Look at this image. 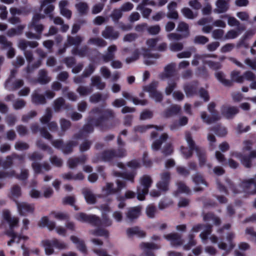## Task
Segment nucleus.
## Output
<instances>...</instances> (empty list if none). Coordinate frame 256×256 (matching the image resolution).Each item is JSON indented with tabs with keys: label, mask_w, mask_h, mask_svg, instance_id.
Listing matches in <instances>:
<instances>
[{
	"label": "nucleus",
	"mask_w": 256,
	"mask_h": 256,
	"mask_svg": "<svg viewBox=\"0 0 256 256\" xmlns=\"http://www.w3.org/2000/svg\"><path fill=\"white\" fill-rule=\"evenodd\" d=\"M228 188L231 189L234 194L243 192L244 196L252 195L256 194V182L254 178L244 180L240 184L239 187L234 186L232 182L229 179L226 180Z\"/></svg>",
	"instance_id": "obj_1"
},
{
	"label": "nucleus",
	"mask_w": 256,
	"mask_h": 256,
	"mask_svg": "<svg viewBox=\"0 0 256 256\" xmlns=\"http://www.w3.org/2000/svg\"><path fill=\"white\" fill-rule=\"evenodd\" d=\"M38 42L34 40H27L22 38L19 40L18 43V47L24 51V54L27 60L30 64L34 60L33 52L30 50H26L28 46L32 48H34L38 46Z\"/></svg>",
	"instance_id": "obj_2"
},
{
	"label": "nucleus",
	"mask_w": 256,
	"mask_h": 256,
	"mask_svg": "<svg viewBox=\"0 0 256 256\" xmlns=\"http://www.w3.org/2000/svg\"><path fill=\"white\" fill-rule=\"evenodd\" d=\"M153 180L149 175H144L140 178V186L137 188V198L140 200H144L145 199V196L149 191Z\"/></svg>",
	"instance_id": "obj_3"
},
{
	"label": "nucleus",
	"mask_w": 256,
	"mask_h": 256,
	"mask_svg": "<svg viewBox=\"0 0 256 256\" xmlns=\"http://www.w3.org/2000/svg\"><path fill=\"white\" fill-rule=\"evenodd\" d=\"M185 137L189 148L191 149H195L198 158L200 166H203L206 165V159L205 150L200 147L196 146L190 132H186Z\"/></svg>",
	"instance_id": "obj_4"
},
{
	"label": "nucleus",
	"mask_w": 256,
	"mask_h": 256,
	"mask_svg": "<svg viewBox=\"0 0 256 256\" xmlns=\"http://www.w3.org/2000/svg\"><path fill=\"white\" fill-rule=\"evenodd\" d=\"M216 104L214 102H210L208 106V110L210 113L211 116L207 115L205 112H201L200 117L204 122L207 124H211L220 120L221 116L219 112L216 110Z\"/></svg>",
	"instance_id": "obj_5"
},
{
	"label": "nucleus",
	"mask_w": 256,
	"mask_h": 256,
	"mask_svg": "<svg viewBox=\"0 0 256 256\" xmlns=\"http://www.w3.org/2000/svg\"><path fill=\"white\" fill-rule=\"evenodd\" d=\"M87 120L90 124H93L96 126H100L102 130H104V127L102 124L103 114L102 108L97 106L92 108L88 113Z\"/></svg>",
	"instance_id": "obj_6"
},
{
	"label": "nucleus",
	"mask_w": 256,
	"mask_h": 256,
	"mask_svg": "<svg viewBox=\"0 0 256 256\" xmlns=\"http://www.w3.org/2000/svg\"><path fill=\"white\" fill-rule=\"evenodd\" d=\"M160 40L159 37L155 38H149L146 41V44L148 48L142 47L141 48L142 55L144 58H158V54H152L150 50H156V44Z\"/></svg>",
	"instance_id": "obj_7"
},
{
	"label": "nucleus",
	"mask_w": 256,
	"mask_h": 256,
	"mask_svg": "<svg viewBox=\"0 0 256 256\" xmlns=\"http://www.w3.org/2000/svg\"><path fill=\"white\" fill-rule=\"evenodd\" d=\"M126 154V150L123 148L117 150H108L102 153L101 158L104 161H110L117 158L124 157Z\"/></svg>",
	"instance_id": "obj_8"
},
{
	"label": "nucleus",
	"mask_w": 256,
	"mask_h": 256,
	"mask_svg": "<svg viewBox=\"0 0 256 256\" xmlns=\"http://www.w3.org/2000/svg\"><path fill=\"white\" fill-rule=\"evenodd\" d=\"M204 228H205V230L202 232L200 234V237L202 239L203 242L206 243L207 240L208 239V236L210 235L212 232V226L210 224H198L194 226L191 230V232H198L200 230Z\"/></svg>",
	"instance_id": "obj_9"
},
{
	"label": "nucleus",
	"mask_w": 256,
	"mask_h": 256,
	"mask_svg": "<svg viewBox=\"0 0 256 256\" xmlns=\"http://www.w3.org/2000/svg\"><path fill=\"white\" fill-rule=\"evenodd\" d=\"M16 204L18 214L22 216L33 214L35 208L34 204L16 201Z\"/></svg>",
	"instance_id": "obj_10"
},
{
	"label": "nucleus",
	"mask_w": 256,
	"mask_h": 256,
	"mask_svg": "<svg viewBox=\"0 0 256 256\" xmlns=\"http://www.w3.org/2000/svg\"><path fill=\"white\" fill-rule=\"evenodd\" d=\"M56 0H42L40 2V9L50 18H52V12L54 10V6L52 4Z\"/></svg>",
	"instance_id": "obj_11"
},
{
	"label": "nucleus",
	"mask_w": 256,
	"mask_h": 256,
	"mask_svg": "<svg viewBox=\"0 0 256 256\" xmlns=\"http://www.w3.org/2000/svg\"><path fill=\"white\" fill-rule=\"evenodd\" d=\"M234 237L235 234L234 232L228 233L226 237V240L228 242V244L224 242H220L218 244V248L226 250V254L230 252L235 246V244L232 242Z\"/></svg>",
	"instance_id": "obj_12"
},
{
	"label": "nucleus",
	"mask_w": 256,
	"mask_h": 256,
	"mask_svg": "<svg viewBox=\"0 0 256 256\" xmlns=\"http://www.w3.org/2000/svg\"><path fill=\"white\" fill-rule=\"evenodd\" d=\"M102 36L106 39L115 40L120 36L118 31L116 30L112 26H106L102 32Z\"/></svg>",
	"instance_id": "obj_13"
},
{
	"label": "nucleus",
	"mask_w": 256,
	"mask_h": 256,
	"mask_svg": "<svg viewBox=\"0 0 256 256\" xmlns=\"http://www.w3.org/2000/svg\"><path fill=\"white\" fill-rule=\"evenodd\" d=\"M164 238L170 241L172 246H178L182 244L183 240L182 236L178 233L172 232L164 236Z\"/></svg>",
	"instance_id": "obj_14"
},
{
	"label": "nucleus",
	"mask_w": 256,
	"mask_h": 256,
	"mask_svg": "<svg viewBox=\"0 0 256 256\" xmlns=\"http://www.w3.org/2000/svg\"><path fill=\"white\" fill-rule=\"evenodd\" d=\"M118 50L116 44H111L106 49V52L102 56V59L104 62H108L115 58V54Z\"/></svg>",
	"instance_id": "obj_15"
},
{
	"label": "nucleus",
	"mask_w": 256,
	"mask_h": 256,
	"mask_svg": "<svg viewBox=\"0 0 256 256\" xmlns=\"http://www.w3.org/2000/svg\"><path fill=\"white\" fill-rule=\"evenodd\" d=\"M222 114L226 118H232L239 112L238 107L222 106L221 108Z\"/></svg>",
	"instance_id": "obj_16"
},
{
	"label": "nucleus",
	"mask_w": 256,
	"mask_h": 256,
	"mask_svg": "<svg viewBox=\"0 0 256 256\" xmlns=\"http://www.w3.org/2000/svg\"><path fill=\"white\" fill-rule=\"evenodd\" d=\"M230 8V4L226 0H216L215 2L214 13L217 14L226 12Z\"/></svg>",
	"instance_id": "obj_17"
},
{
	"label": "nucleus",
	"mask_w": 256,
	"mask_h": 256,
	"mask_svg": "<svg viewBox=\"0 0 256 256\" xmlns=\"http://www.w3.org/2000/svg\"><path fill=\"white\" fill-rule=\"evenodd\" d=\"M69 2L66 0H62L58 3V7L60 14L68 19L72 17V12L68 8Z\"/></svg>",
	"instance_id": "obj_18"
},
{
	"label": "nucleus",
	"mask_w": 256,
	"mask_h": 256,
	"mask_svg": "<svg viewBox=\"0 0 256 256\" xmlns=\"http://www.w3.org/2000/svg\"><path fill=\"white\" fill-rule=\"evenodd\" d=\"M142 248L144 249L146 256H155L154 253L150 250H156L160 248V246L154 243H142L140 245Z\"/></svg>",
	"instance_id": "obj_19"
},
{
	"label": "nucleus",
	"mask_w": 256,
	"mask_h": 256,
	"mask_svg": "<svg viewBox=\"0 0 256 256\" xmlns=\"http://www.w3.org/2000/svg\"><path fill=\"white\" fill-rule=\"evenodd\" d=\"M180 111L181 107L180 106L173 104L164 112L162 116L166 118H168L178 114Z\"/></svg>",
	"instance_id": "obj_20"
},
{
	"label": "nucleus",
	"mask_w": 256,
	"mask_h": 256,
	"mask_svg": "<svg viewBox=\"0 0 256 256\" xmlns=\"http://www.w3.org/2000/svg\"><path fill=\"white\" fill-rule=\"evenodd\" d=\"M52 80V78L48 74V71L45 69H41L39 70L37 82L41 84H46L50 82Z\"/></svg>",
	"instance_id": "obj_21"
},
{
	"label": "nucleus",
	"mask_w": 256,
	"mask_h": 256,
	"mask_svg": "<svg viewBox=\"0 0 256 256\" xmlns=\"http://www.w3.org/2000/svg\"><path fill=\"white\" fill-rule=\"evenodd\" d=\"M176 64L175 63H170L165 66L164 72L162 74L160 78L162 80L172 76L175 72Z\"/></svg>",
	"instance_id": "obj_22"
},
{
	"label": "nucleus",
	"mask_w": 256,
	"mask_h": 256,
	"mask_svg": "<svg viewBox=\"0 0 256 256\" xmlns=\"http://www.w3.org/2000/svg\"><path fill=\"white\" fill-rule=\"evenodd\" d=\"M142 208L140 206L130 208L128 210L126 214V218L132 221L137 218L140 215Z\"/></svg>",
	"instance_id": "obj_23"
},
{
	"label": "nucleus",
	"mask_w": 256,
	"mask_h": 256,
	"mask_svg": "<svg viewBox=\"0 0 256 256\" xmlns=\"http://www.w3.org/2000/svg\"><path fill=\"white\" fill-rule=\"evenodd\" d=\"M91 87H96L100 90H104L106 87V83L102 80V78L98 76H94L90 78Z\"/></svg>",
	"instance_id": "obj_24"
},
{
	"label": "nucleus",
	"mask_w": 256,
	"mask_h": 256,
	"mask_svg": "<svg viewBox=\"0 0 256 256\" xmlns=\"http://www.w3.org/2000/svg\"><path fill=\"white\" fill-rule=\"evenodd\" d=\"M2 216L4 219L9 224L10 228L16 226L18 222V218L16 217L12 218L10 212L8 210H4Z\"/></svg>",
	"instance_id": "obj_25"
},
{
	"label": "nucleus",
	"mask_w": 256,
	"mask_h": 256,
	"mask_svg": "<svg viewBox=\"0 0 256 256\" xmlns=\"http://www.w3.org/2000/svg\"><path fill=\"white\" fill-rule=\"evenodd\" d=\"M32 102L37 105L44 104H46V100L44 94L38 93V90H34L32 94Z\"/></svg>",
	"instance_id": "obj_26"
},
{
	"label": "nucleus",
	"mask_w": 256,
	"mask_h": 256,
	"mask_svg": "<svg viewBox=\"0 0 256 256\" xmlns=\"http://www.w3.org/2000/svg\"><path fill=\"white\" fill-rule=\"evenodd\" d=\"M82 193L86 202L89 204H94L96 202V196L88 188H84Z\"/></svg>",
	"instance_id": "obj_27"
},
{
	"label": "nucleus",
	"mask_w": 256,
	"mask_h": 256,
	"mask_svg": "<svg viewBox=\"0 0 256 256\" xmlns=\"http://www.w3.org/2000/svg\"><path fill=\"white\" fill-rule=\"evenodd\" d=\"M108 98L109 95L108 94H103L100 92H96L90 96L89 100L91 103L96 104L100 101H105Z\"/></svg>",
	"instance_id": "obj_28"
},
{
	"label": "nucleus",
	"mask_w": 256,
	"mask_h": 256,
	"mask_svg": "<svg viewBox=\"0 0 256 256\" xmlns=\"http://www.w3.org/2000/svg\"><path fill=\"white\" fill-rule=\"evenodd\" d=\"M126 234L130 237L136 235L139 238H144L146 235L145 232L138 226L128 228Z\"/></svg>",
	"instance_id": "obj_29"
},
{
	"label": "nucleus",
	"mask_w": 256,
	"mask_h": 256,
	"mask_svg": "<svg viewBox=\"0 0 256 256\" xmlns=\"http://www.w3.org/2000/svg\"><path fill=\"white\" fill-rule=\"evenodd\" d=\"M84 40V38L80 35H76L72 36H68L67 37V44L68 46H79Z\"/></svg>",
	"instance_id": "obj_30"
},
{
	"label": "nucleus",
	"mask_w": 256,
	"mask_h": 256,
	"mask_svg": "<svg viewBox=\"0 0 256 256\" xmlns=\"http://www.w3.org/2000/svg\"><path fill=\"white\" fill-rule=\"evenodd\" d=\"M70 238L74 244H76V248L84 254L86 252V246L82 240L74 236H72Z\"/></svg>",
	"instance_id": "obj_31"
},
{
	"label": "nucleus",
	"mask_w": 256,
	"mask_h": 256,
	"mask_svg": "<svg viewBox=\"0 0 256 256\" xmlns=\"http://www.w3.org/2000/svg\"><path fill=\"white\" fill-rule=\"evenodd\" d=\"M60 130L58 132V134L59 136H62L70 127L71 122L69 120L62 118L60 120Z\"/></svg>",
	"instance_id": "obj_32"
},
{
	"label": "nucleus",
	"mask_w": 256,
	"mask_h": 256,
	"mask_svg": "<svg viewBox=\"0 0 256 256\" xmlns=\"http://www.w3.org/2000/svg\"><path fill=\"white\" fill-rule=\"evenodd\" d=\"M38 225L40 227L46 226L50 230H53L56 228L55 222L50 221L46 216L42 217L41 218Z\"/></svg>",
	"instance_id": "obj_33"
},
{
	"label": "nucleus",
	"mask_w": 256,
	"mask_h": 256,
	"mask_svg": "<svg viewBox=\"0 0 256 256\" xmlns=\"http://www.w3.org/2000/svg\"><path fill=\"white\" fill-rule=\"evenodd\" d=\"M154 128L157 130H162L164 129V126H154V125H146V126H138L134 128V130L136 132H140V133H143L146 131L147 130Z\"/></svg>",
	"instance_id": "obj_34"
},
{
	"label": "nucleus",
	"mask_w": 256,
	"mask_h": 256,
	"mask_svg": "<svg viewBox=\"0 0 256 256\" xmlns=\"http://www.w3.org/2000/svg\"><path fill=\"white\" fill-rule=\"evenodd\" d=\"M168 134L166 133L162 134L160 138L154 141L152 145V150H158L160 149L162 144L168 138Z\"/></svg>",
	"instance_id": "obj_35"
},
{
	"label": "nucleus",
	"mask_w": 256,
	"mask_h": 256,
	"mask_svg": "<svg viewBox=\"0 0 256 256\" xmlns=\"http://www.w3.org/2000/svg\"><path fill=\"white\" fill-rule=\"evenodd\" d=\"M176 30L184 32L182 34L184 37H188L190 36L189 26L188 24L184 22H180L177 26Z\"/></svg>",
	"instance_id": "obj_36"
},
{
	"label": "nucleus",
	"mask_w": 256,
	"mask_h": 256,
	"mask_svg": "<svg viewBox=\"0 0 256 256\" xmlns=\"http://www.w3.org/2000/svg\"><path fill=\"white\" fill-rule=\"evenodd\" d=\"M75 7L78 12L81 15L86 14L89 9V6L86 2H78L75 4Z\"/></svg>",
	"instance_id": "obj_37"
},
{
	"label": "nucleus",
	"mask_w": 256,
	"mask_h": 256,
	"mask_svg": "<svg viewBox=\"0 0 256 256\" xmlns=\"http://www.w3.org/2000/svg\"><path fill=\"white\" fill-rule=\"evenodd\" d=\"M76 91L80 96H86L90 94L93 91L92 87H89L85 86H80L78 87Z\"/></svg>",
	"instance_id": "obj_38"
},
{
	"label": "nucleus",
	"mask_w": 256,
	"mask_h": 256,
	"mask_svg": "<svg viewBox=\"0 0 256 256\" xmlns=\"http://www.w3.org/2000/svg\"><path fill=\"white\" fill-rule=\"evenodd\" d=\"M88 43L101 48L104 47L107 45L106 42L100 38H90L88 40Z\"/></svg>",
	"instance_id": "obj_39"
},
{
	"label": "nucleus",
	"mask_w": 256,
	"mask_h": 256,
	"mask_svg": "<svg viewBox=\"0 0 256 256\" xmlns=\"http://www.w3.org/2000/svg\"><path fill=\"white\" fill-rule=\"evenodd\" d=\"M215 76L218 80L224 85L228 86H232V82L230 80L225 78V75L223 72L221 71L216 72L215 73Z\"/></svg>",
	"instance_id": "obj_40"
},
{
	"label": "nucleus",
	"mask_w": 256,
	"mask_h": 256,
	"mask_svg": "<svg viewBox=\"0 0 256 256\" xmlns=\"http://www.w3.org/2000/svg\"><path fill=\"white\" fill-rule=\"evenodd\" d=\"M230 78L231 80H230L232 83L233 82L242 84L243 83V74H240V72L238 70H233L230 73Z\"/></svg>",
	"instance_id": "obj_41"
},
{
	"label": "nucleus",
	"mask_w": 256,
	"mask_h": 256,
	"mask_svg": "<svg viewBox=\"0 0 256 256\" xmlns=\"http://www.w3.org/2000/svg\"><path fill=\"white\" fill-rule=\"evenodd\" d=\"M181 12L184 17L190 20L195 18L198 15L197 12H194L188 8H182Z\"/></svg>",
	"instance_id": "obj_42"
},
{
	"label": "nucleus",
	"mask_w": 256,
	"mask_h": 256,
	"mask_svg": "<svg viewBox=\"0 0 256 256\" xmlns=\"http://www.w3.org/2000/svg\"><path fill=\"white\" fill-rule=\"evenodd\" d=\"M52 117V112L50 108H47L45 110L44 114L40 118V122L42 124L48 122Z\"/></svg>",
	"instance_id": "obj_43"
},
{
	"label": "nucleus",
	"mask_w": 256,
	"mask_h": 256,
	"mask_svg": "<svg viewBox=\"0 0 256 256\" xmlns=\"http://www.w3.org/2000/svg\"><path fill=\"white\" fill-rule=\"evenodd\" d=\"M64 104L65 100L62 97H60L56 99L53 102V108L54 112H59Z\"/></svg>",
	"instance_id": "obj_44"
},
{
	"label": "nucleus",
	"mask_w": 256,
	"mask_h": 256,
	"mask_svg": "<svg viewBox=\"0 0 256 256\" xmlns=\"http://www.w3.org/2000/svg\"><path fill=\"white\" fill-rule=\"evenodd\" d=\"M209 130L214 132L217 135L220 136H225L227 134L226 128L220 125L210 128Z\"/></svg>",
	"instance_id": "obj_45"
},
{
	"label": "nucleus",
	"mask_w": 256,
	"mask_h": 256,
	"mask_svg": "<svg viewBox=\"0 0 256 256\" xmlns=\"http://www.w3.org/2000/svg\"><path fill=\"white\" fill-rule=\"evenodd\" d=\"M158 82L156 81L152 82L150 84L144 87V91L149 92L150 96L152 93L156 92V88L158 86Z\"/></svg>",
	"instance_id": "obj_46"
},
{
	"label": "nucleus",
	"mask_w": 256,
	"mask_h": 256,
	"mask_svg": "<svg viewBox=\"0 0 256 256\" xmlns=\"http://www.w3.org/2000/svg\"><path fill=\"white\" fill-rule=\"evenodd\" d=\"M102 191L105 194L108 195L117 192L118 190L114 188V184L108 182L106 185L103 187Z\"/></svg>",
	"instance_id": "obj_47"
},
{
	"label": "nucleus",
	"mask_w": 256,
	"mask_h": 256,
	"mask_svg": "<svg viewBox=\"0 0 256 256\" xmlns=\"http://www.w3.org/2000/svg\"><path fill=\"white\" fill-rule=\"evenodd\" d=\"M78 145V142L76 141H70L66 145L63 146L62 151L65 154H68L72 152V148Z\"/></svg>",
	"instance_id": "obj_48"
},
{
	"label": "nucleus",
	"mask_w": 256,
	"mask_h": 256,
	"mask_svg": "<svg viewBox=\"0 0 256 256\" xmlns=\"http://www.w3.org/2000/svg\"><path fill=\"white\" fill-rule=\"evenodd\" d=\"M43 246L44 248L46 254L47 255H50L54 252V250L52 248V241L46 240L42 242Z\"/></svg>",
	"instance_id": "obj_49"
},
{
	"label": "nucleus",
	"mask_w": 256,
	"mask_h": 256,
	"mask_svg": "<svg viewBox=\"0 0 256 256\" xmlns=\"http://www.w3.org/2000/svg\"><path fill=\"white\" fill-rule=\"evenodd\" d=\"M122 16V12L119 8H114L110 14V17L112 20L116 22H118L119 20Z\"/></svg>",
	"instance_id": "obj_50"
},
{
	"label": "nucleus",
	"mask_w": 256,
	"mask_h": 256,
	"mask_svg": "<svg viewBox=\"0 0 256 256\" xmlns=\"http://www.w3.org/2000/svg\"><path fill=\"white\" fill-rule=\"evenodd\" d=\"M94 125L93 124H90L88 122V124H85L80 132L81 136H86V134L92 132L94 131Z\"/></svg>",
	"instance_id": "obj_51"
},
{
	"label": "nucleus",
	"mask_w": 256,
	"mask_h": 256,
	"mask_svg": "<svg viewBox=\"0 0 256 256\" xmlns=\"http://www.w3.org/2000/svg\"><path fill=\"white\" fill-rule=\"evenodd\" d=\"M30 29L34 28V30L38 33V34L41 36V34L44 29V26L41 24L34 23V22H30L28 25Z\"/></svg>",
	"instance_id": "obj_52"
},
{
	"label": "nucleus",
	"mask_w": 256,
	"mask_h": 256,
	"mask_svg": "<svg viewBox=\"0 0 256 256\" xmlns=\"http://www.w3.org/2000/svg\"><path fill=\"white\" fill-rule=\"evenodd\" d=\"M103 122L108 120L110 118H114L116 114L114 110L108 108L104 110H102Z\"/></svg>",
	"instance_id": "obj_53"
},
{
	"label": "nucleus",
	"mask_w": 256,
	"mask_h": 256,
	"mask_svg": "<svg viewBox=\"0 0 256 256\" xmlns=\"http://www.w3.org/2000/svg\"><path fill=\"white\" fill-rule=\"evenodd\" d=\"M42 63V59H38L37 61L34 62L32 65L28 64L26 68V71L28 74L32 72L35 69L40 67Z\"/></svg>",
	"instance_id": "obj_54"
},
{
	"label": "nucleus",
	"mask_w": 256,
	"mask_h": 256,
	"mask_svg": "<svg viewBox=\"0 0 256 256\" xmlns=\"http://www.w3.org/2000/svg\"><path fill=\"white\" fill-rule=\"evenodd\" d=\"M90 233L96 236H104L107 238L108 236V232L104 229L98 228L90 231Z\"/></svg>",
	"instance_id": "obj_55"
},
{
	"label": "nucleus",
	"mask_w": 256,
	"mask_h": 256,
	"mask_svg": "<svg viewBox=\"0 0 256 256\" xmlns=\"http://www.w3.org/2000/svg\"><path fill=\"white\" fill-rule=\"evenodd\" d=\"M178 190L180 192L185 193L186 194H190L191 190L189 187H188L184 182H178Z\"/></svg>",
	"instance_id": "obj_56"
},
{
	"label": "nucleus",
	"mask_w": 256,
	"mask_h": 256,
	"mask_svg": "<svg viewBox=\"0 0 256 256\" xmlns=\"http://www.w3.org/2000/svg\"><path fill=\"white\" fill-rule=\"evenodd\" d=\"M195 236L192 233H190L188 236V242L187 244L184 246V250H189L191 247L196 245V242L194 239Z\"/></svg>",
	"instance_id": "obj_57"
},
{
	"label": "nucleus",
	"mask_w": 256,
	"mask_h": 256,
	"mask_svg": "<svg viewBox=\"0 0 256 256\" xmlns=\"http://www.w3.org/2000/svg\"><path fill=\"white\" fill-rule=\"evenodd\" d=\"M224 31L220 28L214 30L212 33V37L215 40H224Z\"/></svg>",
	"instance_id": "obj_58"
},
{
	"label": "nucleus",
	"mask_w": 256,
	"mask_h": 256,
	"mask_svg": "<svg viewBox=\"0 0 256 256\" xmlns=\"http://www.w3.org/2000/svg\"><path fill=\"white\" fill-rule=\"evenodd\" d=\"M209 41L208 38L202 35H198L196 36L193 40V42L196 44H204L208 43Z\"/></svg>",
	"instance_id": "obj_59"
},
{
	"label": "nucleus",
	"mask_w": 256,
	"mask_h": 256,
	"mask_svg": "<svg viewBox=\"0 0 256 256\" xmlns=\"http://www.w3.org/2000/svg\"><path fill=\"white\" fill-rule=\"evenodd\" d=\"M138 37V36L136 33H128L124 36L122 40L125 42H132L135 41Z\"/></svg>",
	"instance_id": "obj_60"
},
{
	"label": "nucleus",
	"mask_w": 256,
	"mask_h": 256,
	"mask_svg": "<svg viewBox=\"0 0 256 256\" xmlns=\"http://www.w3.org/2000/svg\"><path fill=\"white\" fill-rule=\"evenodd\" d=\"M194 182L197 185L200 184H204L206 186H207L206 182L203 178L202 176L199 173H196L192 176Z\"/></svg>",
	"instance_id": "obj_61"
},
{
	"label": "nucleus",
	"mask_w": 256,
	"mask_h": 256,
	"mask_svg": "<svg viewBox=\"0 0 256 256\" xmlns=\"http://www.w3.org/2000/svg\"><path fill=\"white\" fill-rule=\"evenodd\" d=\"M0 44L2 48H8L12 46V43L8 40L6 36L0 35Z\"/></svg>",
	"instance_id": "obj_62"
},
{
	"label": "nucleus",
	"mask_w": 256,
	"mask_h": 256,
	"mask_svg": "<svg viewBox=\"0 0 256 256\" xmlns=\"http://www.w3.org/2000/svg\"><path fill=\"white\" fill-rule=\"evenodd\" d=\"M104 2H99L94 4L91 9L92 14H96L100 12L104 9Z\"/></svg>",
	"instance_id": "obj_63"
},
{
	"label": "nucleus",
	"mask_w": 256,
	"mask_h": 256,
	"mask_svg": "<svg viewBox=\"0 0 256 256\" xmlns=\"http://www.w3.org/2000/svg\"><path fill=\"white\" fill-rule=\"evenodd\" d=\"M88 48L85 46L80 49L75 48L72 50V53L74 54H78L81 57H84L86 56L88 52Z\"/></svg>",
	"instance_id": "obj_64"
}]
</instances>
